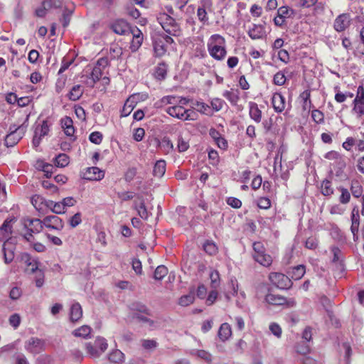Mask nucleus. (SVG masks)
Here are the masks:
<instances>
[{
    "instance_id": "nucleus-61",
    "label": "nucleus",
    "mask_w": 364,
    "mask_h": 364,
    "mask_svg": "<svg viewBox=\"0 0 364 364\" xmlns=\"http://www.w3.org/2000/svg\"><path fill=\"white\" fill-rule=\"evenodd\" d=\"M82 223L81 214L80 213H75L72 216L69 220V224L72 228H75Z\"/></svg>"
},
{
    "instance_id": "nucleus-26",
    "label": "nucleus",
    "mask_w": 364,
    "mask_h": 364,
    "mask_svg": "<svg viewBox=\"0 0 364 364\" xmlns=\"http://www.w3.org/2000/svg\"><path fill=\"white\" fill-rule=\"evenodd\" d=\"M248 106L250 117L256 123H259L262 120V111L259 109L257 104L250 102Z\"/></svg>"
},
{
    "instance_id": "nucleus-37",
    "label": "nucleus",
    "mask_w": 364,
    "mask_h": 364,
    "mask_svg": "<svg viewBox=\"0 0 364 364\" xmlns=\"http://www.w3.org/2000/svg\"><path fill=\"white\" fill-rule=\"evenodd\" d=\"M306 272V268L304 265H297L294 267L290 273L291 278L295 280H299L304 275Z\"/></svg>"
},
{
    "instance_id": "nucleus-42",
    "label": "nucleus",
    "mask_w": 364,
    "mask_h": 364,
    "mask_svg": "<svg viewBox=\"0 0 364 364\" xmlns=\"http://www.w3.org/2000/svg\"><path fill=\"white\" fill-rule=\"evenodd\" d=\"M321 191L323 196H329L333 193V188L331 186V183L328 180H324L321 186Z\"/></svg>"
},
{
    "instance_id": "nucleus-52",
    "label": "nucleus",
    "mask_w": 364,
    "mask_h": 364,
    "mask_svg": "<svg viewBox=\"0 0 364 364\" xmlns=\"http://www.w3.org/2000/svg\"><path fill=\"white\" fill-rule=\"evenodd\" d=\"M269 329L271 331V333L277 338H279L281 337L282 333V330L278 323H271L269 324Z\"/></svg>"
},
{
    "instance_id": "nucleus-43",
    "label": "nucleus",
    "mask_w": 364,
    "mask_h": 364,
    "mask_svg": "<svg viewBox=\"0 0 364 364\" xmlns=\"http://www.w3.org/2000/svg\"><path fill=\"white\" fill-rule=\"evenodd\" d=\"M168 274V269L164 265H159L155 269L154 278L156 280H161Z\"/></svg>"
},
{
    "instance_id": "nucleus-4",
    "label": "nucleus",
    "mask_w": 364,
    "mask_h": 364,
    "mask_svg": "<svg viewBox=\"0 0 364 364\" xmlns=\"http://www.w3.org/2000/svg\"><path fill=\"white\" fill-rule=\"evenodd\" d=\"M108 348L107 340L98 336L95 341L85 343V349L87 355L92 358H99Z\"/></svg>"
},
{
    "instance_id": "nucleus-7",
    "label": "nucleus",
    "mask_w": 364,
    "mask_h": 364,
    "mask_svg": "<svg viewBox=\"0 0 364 364\" xmlns=\"http://www.w3.org/2000/svg\"><path fill=\"white\" fill-rule=\"evenodd\" d=\"M272 284L282 289H289L291 286V279L284 274L272 272L269 275Z\"/></svg>"
},
{
    "instance_id": "nucleus-44",
    "label": "nucleus",
    "mask_w": 364,
    "mask_h": 364,
    "mask_svg": "<svg viewBox=\"0 0 364 364\" xmlns=\"http://www.w3.org/2000/svg\"><path fill=\"white\" fill-rule=\"evenodd\" d=\"M203 249L210 255H214L218 252V247L213 241L207 240L203 244Z\"/></svg>"
},
{
    "instance_id": "nucleus-3",
    "label": "nucleus",
    "mask_w": 364,
    "mask_h": 364,
    "mask_svg": "<svg viewBox=\"0 0 364 364\" xmlns=\"http://www.w3.org/2000/svg\"><path fill=\"white\" fill-rule=\"evenodd\" d=\"M157 19L167 33L173 36H179L181 35V30L179 24L171 16L165 13L160 14Z\"/></svg>"
},
{
    "instance_id": "nucleus-48",
    "label": "nucleus",
    "mask_w": 364,
    "mask_h": 364,
    "mask_svg": "<svg viewBox=\"0 0 364 364\" xmlns=\"http://www.w3.org/2000/svg\"><path fill=\"white\" fill-rule=\"evenodd\" d=\"M194 294L192 293H190L186 295L182 296L178 301L179 305L182 306H187L190 304H191L194 301Z\"/></svg>"
},
{
    "instance_id": "nucleus-54",
    "label": "nucleus",
    "mask_w": 364,
    "mask_h": 364,
    "mask_svg": "<svg viewBox=\"0 0 364 364\" xmlns=\"http://www.w3.org/2000/svg\"><path fill=\"white\" fill-rule=\"evenodd\" d=\"M194 355H196L197 357L205 360L206 362L209 363L212 360L211 355L203 350H197L195 351Z\"/></svg>"
},
{
    "instance_id": "nucleus-63",
    "label": "nucleus",
    "mask_w": 364,
    "mask_h": 364,
    "mask_svg": "<svg viewBox=\"0 0 364 364\" xmlns=\"http://www.w3.org/2000/svg\"><path fill=\"white\" fill-rule=\"evenodd\" d=\"M257 205L259 208L267 209L271 205L270 200L268 198L262 197L258 199Z\"/></svg>"
},
{
    "instance_id": "nucleus-35",
    "label": "nucleus",
    "mask_w": 364,
    "mask_h": 364,
    "mask_svg": "<svg viewBox=\"0 0 364 364\" xmlns=\"http://www.w3.org/2000/svg\"><path fill=\"white\" fill-rule=\"evenodd\" d=\"M167 73V65L164 63H159L155 68L154 76L158 80H164Z\"/></svg>"
},
{
    "instance_id": "nucleus-14",
    "label": "nucleus",
    "mask_w": 364,
    "mask_h": 364,
    "mask_svg": "<svg viewBox=\"0 0 364 364\" xmlns=\"http://www.w3.org/2000/svg\"><path fill=\"white\" fill-rule=\"evenodd\" d=\"M28 273H35V282L37 287H41L44 283V274L39 269L36 262H29L26 268Z\"/></svg>"
},
{
    "instance_id": "nucleus-32",
    "label": "nucleus",
    "mask_w": 364,
    "mask_h": 364,
    "mask_svg": "<svg viewBox=\"0 0 364 364\" xmlns=\"http://www.w3.org/2000/svg\"><path fill=\"white\" fill-rule=\"evenodd\" d=\"M124 354L119 350L115 349L109 355V360L114 363H122L124 361Z\"/></svg>"
},
{
    "instance_id": "nucleus-13",
    "label": "nucleus",
    "mask_w": 364,
    "mask_h": 364,
    "mask_svg": "<svg viewBox=\"0 0 364 364\" xmlns=\"http://www.w3.org/2000/svg\"><path fill=\"white\" fill-rule=\"evenodd\" d=\"M43 341L38 338H31L25 343L26 349L33 354L39 353L43 350Z\"/></svg>"
},
{
    "instance_id": "nucleus-28",
    "label": "nucleus",
    "mask_w": 364,
    "mask_h": 364,
    "mask_svg": "<svg viewBox=\"0 0 364 364\" xmlns=\"http://www.w3.org/2000/svg\"><path fill=\"white\" fill-rule=\"evenodd\" d=\"M265 301L271 305L281 306L286 303V299L277 294L269 293L266 295Z\"/></svg>"
},
{
    "instance_id": "nucleus-60",
    "label": "nucleus",
    "mask_w": 364,
    "mask_h": 364,
    "mask_svg": "<svg viewBox=\"0 0 364 364\" xmlns=\"http://www.w3.org/2000/svg\"><path fill=\"white\" fill-rule=\"evenodd\" d=\"M232 290V291L228 292L225 294V297L228 300H230L232 296L238 295V286L235 280L231 279L230 281Z\"/></svg>"
},
{
    "instance_id": "nucleus-46",
    "label": "nucleus",
    "mask_w": 364,
    "mask_h": 364,
    "mask_svg": "<svg viewBox=\"0 0 364 364\" xmlns=\"http://www.w3.org/2000/svg\"><path fill=\"white\" fill-rule=\"evenodd\" d=\"M210 285L213 289H217L220 286V276L216 270H212L210 272Z\"/></svg>"
},
{
    "instance_id": "nucleus-41",
    "label": "nucleus",
    "mask_w": 364,
    "mask_h": 364,
    "mask_svg": "<svg viewBox=\"0 0 364 364\" xmlns=\"http://www.w3.org/2000/svg\"><path fill=\"white\" fill-rule=\"evenodd\" d=\"M54 163L57 167H65L69 164V157L65 154H60L55 157Z\"/></svg>"
},
{
    "instance_id": "nucleus-20",
    "label": "nucleus",
    "mask_w": 364,
    "mask_h": 364,
    "mask_svg": "<svg viewBox=\"0 0 364 364\" xmlns=\"http://www.w3.org/2000/svg\"><path fill=\"white\" fill-rule=\"evenodd\" d=\"M138 96L136 95L130 96L125 102L121 111V117H125L130 114L137 102Z\"/></svg>"
},
{
    "instance_id": "nucleus-31",
    "label": "nucleus",
    "mask_w": 364,
    "mask_h": 364,
    "mask_svg": "<svg viewBox=\"0 0 364 364\" xmlns=\"http://www.w3.org/2000/svg\"><path fill=\"white\" fill-rule=\"evenodd\" d=\"M166 161L164 160H159L156 162L154 170H153V174L156 177L161 178L162 177L165 172H166Z\"/></svg>"
},
{
    "instance_id": "nucleus-19",
    "label": "nucleus",
    "mask_w": 364,
    "mask_h": 364,
    "mask_svg": "<svg viewBox=\"0 0 364 364\" xmlns=\"http://www.w3.org/2000/svg\"><path fill=\"white\" fill-rule=\"evenodd\" d=\"M360 225V216L358 213V209L357 207H355L351 213V226H350V230L353 235V239L354 240H357L358 235L357 233L358 232Z\"/></svg>"
},
{
    "instance_id": "nucleus-53",
    "label": "nucleus",
    "mask_w": 364,
    "mask_h": 364,
    "mask_svg": "<svg viewBox=\"0 0 364 364\" xmlns=\"http://www.w3.org/2000/svg\"><path fill=\"white\" fill-rule=\"evenodd\" d=\"M178 150L179 152H183L188 150L189 148L188 141L183 138L182 136H179L178 139Z\"/></svg>"
},
{
    "instance_id": "nucleus-56",
    "label": "nucleus",
    "mask_w": 364,
    "mask_h": 364,
    "mask_svg": "<svg viewBox=\"0 0 364 364\" xmlns=\"http://www.w3.org/2000/svg\"><path fill=\"white\" fill-rule=\"evenodd\" d=\"M90 141L95 144H100L102 141V134L100 132H92L89 136Z\"/></svg>"
},
{
    "instance_id": "nucleus-40",
    "label": "nucleus",
    "mask_w": 364,
    "mask_h": 364,
    "mask_svg": "<svg viewBox=\"0 0 364 364\" xmlns=\"http://www.w3.org/2000/svg\"><path fill=\"white\" fill-rule=\"evenodd\" d=\"M52 9V1H44L42 6L36 10V14L38 17H43L46 11Z\"/></svg>"
},
{
    "instance_id": "nucleus-33",
    "label": "nucleus",
    "mask_w": 364,
    "mask_h": 364,
    "mask_svg": "<svg viewBox=\"0 0 364 364\" xmlns=\"http://www.w3.org/2000/svg\"><path fill=\"white\" fill-rule=\"evenodd\" d=\"M352 112L357 118H363L364 117V102L353 100Z\"/></svg>"
},
{
    "instance_id": "nucleus-12",
    "label": "nucleus",
    "mask_w": 364,
    "mask_h": 364,
    "mask_svg": "<svg viewBox=\"0 0 364 364\" xmlns=\"http://www.w3.org/2000/svg\"><path fill=\"white\" fill-rule=\"evenodd\" d=\"M15 245L13 239L9 238L4 242L2 247L4 262L6 264L10 263L14 258Z\"/></svg>"
},
{
    "instance_id": "nucleus-39",
    "label": "nucleus",
    "mask_w": 364,
    "mask_h": 364,
    "mask_svg": "<svg viewBox=\"0 0 364 364\" xmlns=\"http://www.w3.org/2000/svg\"><path fill=\"white\" fill-rule=\"evenodd\" d=\"M350 191L355 198H358L362 195L363 187L358 181L353 180L351 181Z\"/></svg>"
},
{
    "instance_id": "nucleus-27",
    "label": "nucleus",
    "mask_w": 364,
    "mask_h": 364,
    "mask_svg": "<svg viewBox=\"0 0 364 364\" xmlns=\"http://www.w3.org/2000/svg\"><path fill=\"white\" fill-rule=\"evenodd\" d=\"M82 316V309L79 303L72 304L70 310V318L71 321L75 322L79 321Z\"/></svg>"
},
{
    "instance_id": "nucleus-58",
    "label": "nucleus",
    "mask_w": 364,
    "mask_h": 364,
    "mask_svg": "<svg viewBox=\"0 0 364 364\" xmlns=\"http://www.w3.org/2000/svg\"><path fill=\"white\" fill-rule=\"evenodd\" d=\"M141 346L146 350H153L157 347V343L154 340H141Z\"/></svg>"
},
{
    "instance_id": "nucleus-23",
    "label": "nucleus",
    "mask_w": 364,
    "mask_h": 364,
    "mask_svg": "<svg viewBox=\"0 0 364 364\" xmlns=\"http://www.w3.org/2000/svg\"><path fill=\"white\" fill-rule=\"evenodd\" d=\"M24 225L29 232L33 233L40 232L44 227L43 220L39 219H28L25 221Z\"/></svg>"
},
{
    "instance_id": "nucleus-1",
    "label": "nucleus",
    "mask_w": 364,
    "mask_h": 364,
    "mask_svg": "<svg viewBox=\"0 0 364 364\" xmlns=\"http://www.w3.org/2000/svg\"><path fill=\"white\" fill-rule=\"evenodd\" d=\"M207 48L209 55L215 60H223L227 55L225 39L219 34H213L208 38Z\"/></svg>"
},
{
    "instance_id": "nucleus-25",
    "label": "nucleus",
    "mask_w": 364,
    "mask_h": 364,
    "mask_svg": "<svg viewBox=\"0 0 364 364\" xmlns=\"http://www.w3.org/2000/svg\"><path fill=\"white\" fill-rule=\"evenodd\" d=\"M61 127L68 136H74L75 128L73 121L70 117H65L60 120Z\"/></svg>"
},
{
    "instance_id": "nucleus-16",
    "label": "nucleus",
    "mask_w": 364,
    "mask_h": 364,
    "mask_svg": "<svg viewBox=\"0 0 364 364\" xmlns=\"http://www.w3.org/2000/svg\"><path fill=\"white\" fill-rule=\"evenodd\" d=\"M16 219L14 217L8 218L0 227V240L7 239L12 233L13 224Z\"/></svg>"
},
{
    "instance_id": "nucleus-10",
    "label": "nucleus",
    "mask_w": 364,
    "mask_h": 364,
    "mask_svg": "<svg viewBox=\"0 0 364 364\" xmlns=\"http://www.w3.org/2000/svg\"><path fill=\"white\" fill-rule=\"evenodd\" d=\"M44 227L58 231H60L64 227V223L61 218L57 215H48L43 219Z\"/></svg>"
},
{
    "instance_id": "nucleus-62",
    "label": "nucleus",
    "mask_w": 364,
    "mask_h": 364,
    "mask_svg": "<svg viewBox=\"0 0 364 364\" xmlns=\"http://www.w3.org/2000/svg\"><path fill=\"white\" fill-rule=\"evenodd\" d=\"M136 210L139 215L143 219H147L149 217L148 211L144 204V203H141L138 206H136Z\"/></svg>"
},
{
    "instance_id": "nucleus-6",
    "label": "nucleus",
    "mask_w": 364,
    "mask_h": 364,
    "mask_svg": "<svg viewBox=\"0 0 364 364\" xmlns=\"http://www.w3.org/2000/svg\"><path fill=\"white\" fill-rule=\"evenodd\" d=\"M254 255L253 257L256 262L264 267H269L272 263V257L265 253L263 245L257 242L253 244Z\"/></svg>"
},
{
    "instance_id": "nucleus-29",
    "label": "nucleus",
    "mask_w": 364,
    "mask_h": 364,
    "mask_svg": "<svg viewBox=\"0 0 364 364\" xmlns=\"http://www.w3.org/2000/svg\"><path fill=\"white\" fill-rule=\"evenodd\" d=\"M232 335V330L230 324L228 323H223L218 331V336L223 341L228 340Z\"/></svg>"
},
{
    "instance_id": "nucleus-5",
    "label": "nucleus",
    "mask_w": 364,
    "mask_h": 364,
    "mask_svg": "<svg viewBox=\"0 0 364 364\" xmlns=\"http://www.w3.org/2000/svg\"><path fill=\"white\" fill-rule=\"evenodd\" d=\"M166 112L171 117L181 120H195L196 113L191 109H186L181 105H173L166 109Z\"/></svg>"
},
{
    "instance_id": "nucleus-17",
    "label": "nucleus",
    "mask_w": 364,
    "mask_h": 364,
    "mask_svg": "<svg viewBox=\"0 0 364 364\" xmlns=\"http://www.w3.org/2000/svg\"><path fill=\"white\" fill-rule=\"evenodd\" d=\"M132 34V41L130 45V49L132 52L136 51L141 46L143 41V35L141 31L136 27L131 30Z\"/></svg>"
},
{
    "instance_id": "nucleus-36",
    "label": "nucleus",
    "mask_w": 364,
    "mask_h": 364,
    "mask_svg": "<svg viewBox=\"0 0 364 364\" xmlns=\"http://www.w3.org/2000/svg\"><path fill=\"white\" fill-rule=\"evenodd\" d=\"M223 96L233 105H236L239 100V93L237 90H226L223 92Z\"/></svg>"
},
{
    "instance_id": "nucleus-22",
    "label": "nucleus",
    "mask_w": 364,
    "mask_h": 364,
    "mask_svg": "<svg viewBox=\"0 0 364 364\" xmlns=\"http://www.w3.org/2000/svg\"><path fill=\"white\" fill-rule=\"evenodd\" d=\"M112 30L114 33L119 35H124L127 33H131L132 28L127 21L122 19L116 21L112 26Z\"/></svg>"
},
{
    "instance_id": "nucleus-50",
    "label": "nucleus",
    "mask_w": 364,
    "mask_h": 364,
    "mask_svg": "<svg viewBox=\"0 0 364 364\" xmlns=\"http://www.w3.org/2000/svg\"><path fill=\"white\" fill-rule=\"evenodd\" d=\"M286 80L285 75L282 71H279L274 75L273 82L276 85L282 86L284 85Z\"/></svg>"
},
{
    "instance_id": "nucleus-38",
    "label": "nucleus",
    "mask_w": 364,
    "mask_h": 364,
    "mask_svg": "<svg viewBox=\"0 0 364 364\" xmlns=\"http://www.w3.org/2000/svg\"><path fill=\"white\" fill-rule=\"evenodd\" d=\"M277 14L279 16L284 19L286 18H293L296 12L294 9L289 8L288 6H281L277 10Z\"/></svg>"
},
{
    "instance_id": "nucleus-18",
    "label": "nucleus",
    "mask_w": 364,
    "mask_h": 364,
    "mask_svg": "<svg viewBox=\"0 0 364 364\" xmlns=\"http://www.w3.org/2000/svg\"><path fill=\"white\" fill-rule=\"evenodd\" d=\"M272 107L276 112H282L286 107V100L280 93L276 92L272 97Z\"/></svg>"
},
{
    "instance_id": "nucleus-34",
    "label": "nucleus",
    "mask_w": 364,
    "mask_h": 364,
    "mask_svg": "<svg viewBox=\"0 0 364 364\" xmlns=\"http://www.w3.org/2000/svg\"><path fill=\"white\" fill-rule=\"evenodd\" d=\"M92 328L87 325L82 326L81 327L75 329L73 334L76 337H81L83 338H87L90 335Z\"/></svg>"
},
{
    "instance_id": "nucleus-55",
    "label": "nucleus",
    "mask_w": 364,
    "mask_h": 364,
    "mask_svg": "<svg viewBox=\"0 0 364 364\" xmlns=\"http://www.w3.org/2000/svg\"><path fill=\"white\" fill-rule=\"evenodd\" d=\"M208 12H209V11H208V9H205L203 8L198 7V11H197V16H198V18L200 20V21H201L204 23H207L208 21V18L207 16Z\"/></svg>"
},
{
    "instance_id": "nucleus-57",
    "label": "nucleus",
    "mask_w": 364,
    "mask_h": 364,
    "mask_svg": "<svg viewBox=\"0 0 364 364\" xmlns=\"http://www.w3.org/2000/svg\"><path fill=\"white\" fill-rule=\"evenodd\" d=\"M224 105V101L219 98H214L210 102V108L212 107L215 112L220 111Z\"/></svg>"
},
{
    "instance_id": "nucleus-9",
    "label": "nucleus",
    "mask_w": 364,
    "mask_h": 364,
    "mask_svg": "<svg viewBox=\"0 0 364 364\" xmlns=\"http://www.w3.org/2000/svg\"><path fill=\"white\" fill-rule=\"evenodd\" d=\"M81 176L87 181H100L104 178L105 173L98 167L92 166L84 169L81 172Z\"/></svg>"
},
{
    "instance_id": "nucleus-8",
    "label": "nucleus",
    "mask_w": 364,
    "mask_h": 364,
    "mask_svg": "<svg viewBox=\"0 0 364 364\" xmlns=\"http://www.w3.org/2000/svg\"><path fill=\"white\" fill-rule=\"evenodd\" d=\"M173 40L168 36H159L154 43V50L156 56H163L167 50V45L171 44Z\"/></svg>"
},
{
    "instance_id": "nucleus-59",
    "label": "nucleus",
    "mask_w": 364,
    "mask_h": 364,
    "mask_svg": "<svg viewBox=\"0 0 364 364\" xmlns=\"http://www.w3.org/2000/svg\"><path fill=\"white\" fill-rule=\"evenodd\" d=\"M311 117H312L313 120L317 124L323 122V119H324L323 114V112H321V111H319L318 109H314L312 111Z\"/></svg>"
},
{
    "instance_id": "nucleus-15",
    "label": "nucleus",
    "mask_w": 364,
    "mask_h": 364,
    "mask_svg": "<svg viewBox=\"0 0 364 364\" xmlns=\"http://www.w3.org/2000/svg\"><path fill=\"white\" fill-rule=\"evenodd\" d=\"M24 132V128L18 127L14 131L11 132L5 138V144L6 146H13L22 138Z\"/></svg>"
},
{
    "instance_id": "nucleus-51",
    "label": "nucleus",
    "mask_w": 364,
    "mask_h": 364,
    "mask_svg": "<svg viewBox=\"0 0 364 364\" xmlns=\"http://www.w3.org/2000/svg\"><path fill=\"white\" fill-rule=\"evenodd\" d=\"M160 146L166 153H169L173 149V143L167 137L162 139Z\"/></svg>"
},
{
    "instance_id": "nucleus-47",
    "label": "nucleus",
    "mask_w": 364,
    "mask_h": 364,
    "mask_svg": "<svg viewBox=\"0 0 364 364\" xmlns=\"http://www.w3.org/2000/svg\"><path fill=\"white\" fill-rule=\"evenodd\" d=\"M195 108L196 110L201 114H210V107L203 102H196L195 104Z\"/></svg>"
},
{
    "instance_id": "nucleus-21",
    "label": "nucleus",
    "mask_w": 364,
    "mask_h": 364,
    "mask_svg": "<svg viewBox=\"0 0 364 364\" xmlns=\"http://www.w3.org/2000/svg\"><path fill=\"white\" fill-rule=\"evenodd\" d=\"M350 25V17L348 15L343 14L339 15L334 21V28L341 32L346 30Z\"/></svg>"
},
{
    "instance_id": "nucleus-30",
    "label": "nucleus",
    "mask_w": 364,
    "mask_h": 364,
    "mask_svg": "<svg viewBox=\"0 0 364 364\" xmlns=\"http://www.w3.org/2000/svg\"><path fill=\"white\" fill-rule=\"evenodd\" d=\"M84 92V89L82 86L80 85H76L72 87L69 93L68 94V97L72 101H76L80 98Z\"/></svg>"
},
{
    "instance_id": "nucleus-49",
    "label": "nucleus",
    "mask_w": 364,
    "mask_h": 364,
    "mask_svg": "<svg viewBox=\"0 0 364 364\" xmlns=\"http://www.w3.org/2000/svg\"><path fill=\"white\" fill-rule=\"evenodd\" d=\"M324 157H325V159H328V160L337 161L339 164H341L343 166L345 164L343 162V160L342 159L340 154L336 151H331L327 152L324 155Z\"/></svg>"
},
{
    "instance_id": "nucleus-64",
    "label": "nucleus",
    "mask_w": 364,
    "mask_h": 364,
    "mask_svg": "<svg viewBox=\"0 0 364 364\" xmlns=\"http://www.w3.org/2000/svg\"><path fill=\"white\" fill-rule=\"evenodd\" d=\"M361 43L356 49L358 54L364 55V27L360 31Z\"/></svg>"
},
{
    "instance_id": "nucleus-11",
    "label": "nucleus",
    "mask_w": 364,
    "mask_h": 364,
    "mask_svg": "<svg viewBox=\"0 0 364 364\" xmlns=\"http://www.w3.org/2000/svg\"><path fill=\"white\" fill-rule=\"evenodd\" d=\"M49 130V125L46 121H43L41 125H38L36 127L33 139V144L34 146H38L41 139L48 134Z\"/></svg>"
},
{
    "instance_id": "nucleus-24",
    "label": "nucleus",
    "mask_w": 364,
    "mask_h": 364,
    "mask_svg": "<svg viewBox=\"0 0 364 364\" xmlns=\"http://www.w3.org/2000/svg\"><path fill=\"white\" fill-rule=\"evenodd\" d=\"M247 33L253 40L260 39L265 36V28L262 25L253 24L252 27L249 28Z\"/></svg>"
},
{
    "instance_id": "nucleus-45",
    "label": "nucleus",
    "mask_w": 364,
    "mask_h": 364,
    "mask_svg": "<svg viewBox=\"0 0 364 364\" xmlns=\"http://www.w3.org/2000/svg\"><path fill=\"white\" fill-rule=\"evenodd\" d=\"M338 190L341 192V196L339 197V201L342 204H347L350 202V194L348 190L344 187H339Z\"/></svg>"
},
{
    "instance_id": "nucleus-2",
    "label": "nucleus",
    "mask_w": 364,
    "mask_h": 364,
    "mask_svg": "<svg viewBox=\"0 0 364 364\" xmlns=\"http://www.w3.org/2000/svg\"><path fill=\"white\" fill-rule=\"evenodd\" d=\"M109 60L107 58H100L97 60L95 65H88L85 70L86 77L85 83L93 87L95 84L99 81L102 75L103 70L108 66Z\"/></svg>"
}]
</instances>
